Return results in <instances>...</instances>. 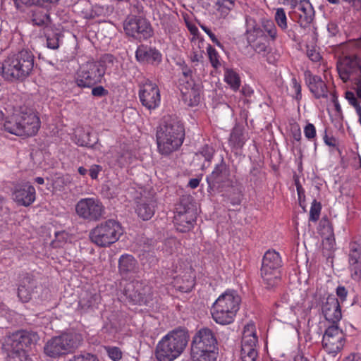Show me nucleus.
Masks as SVG:
<instances>
[{
    "label": "nucleus",
    "mask_w": 361,
    "mask_h": 361,
    "mask_svg": "<svg viewBox=\"0 0 361 361\" xmlns=\"http://www.w3.org/2000/svg\"><path fill=\"white\" fill-rule=\"evenodd\" d=\"M35 56L32 51L23 49L8 56L0 67V74L9 82H23L30 75L34 68Z\"/></svg>",
    "instance_id": "nucleus-1"
},
{
    "label": "nucleus",
    "mask_w": 361,
    "mask_h": 361,
    "mask_svg": "<svg viewBox=\"0 0 361 361\" xmlns=\"http://www.w3.org/2000/svg\"><path fill=\"white\" fill-rule=\"evenodd\" d=\"M185 130L180 121L171 116L165 117L157 131L159 152L168 155L178 149L183 142Z\"/></svg>",
    "instance_id": "nucleus-2"
},
{
    "label": "nucleus",
    "mask_w": 361,
    "mask_h": 361,
    "mask_svg": "<svg viewBox=\"0 0 361 361\" xmlns=\"http://www.w3.org/2000/svg\"><path fill=\"white\" fill-rule=\"evenodd\" d=\"M188 331L177 328L169 331L157 343L155 356L158 361H173L185 350L189 341Z\"/></svg>",
    "instance_id": "nucleus-3"
},
{
    "label": "nucleus",
    "mask_w": 361,
    "mask_h": 361,
    "mask_svg": "<svg viewBox=\"0 0 361 361\" xmlns=\"http://www.w3.org/2000/svg\"><path fill=\"white\" fill-rule=\"evenodd\" d=\"M39 339L32 331L19 330L8 333L3 338L2 348L8 353L6 361H29L25 348L35 344Z\"/></svg>",
    "instance_id": "nucleus-4"
},
{
    "label": "nucleus",
    "mask_w": 361,
    "mask_h": 361,
    "mask_svg": "<svg viewBox=\"0 0 361 361\" xmlns=\"http://www.w3.org/2000/svg\"><path fill=\"white\" fill-rule=\"evenodd\" d=\"M217 339L209 328L198 330L192 338L190 355L192 361H216Z\"/></svg>",
    "instance_id": "nucleus-5"
},
{
    "label": "nucleus",
    "mask_w": 361,
    "mask_h": 361,
    "mask_svg": "<svg viewBox=\"0 0 361 361\" xmlns=\"http://www.w3.org/2000/svg\"><path fill=\"white\" fill-rule=\"evenodd\" d=\"M81 342V335L63 333L50 338L44 345V352L51 358H57L74 351L80 345Z\"/></svg>",
    "instance_id": "nucleus-6"
},
{
    "label": "nucleus",
    "mask_w": 361,
    "mask_h": 361,
    "mask_svg": "<svg viewBox=\"0 0 361 361\" xmlns=\"http://www.w3.org/2000/svg\"><path fill=\"white\" fill-rule=\"evenodd\" d=\"M122 234L123 230L120 223L114 219H109L92 228L89 237L97 246L106 247L118 241Z\"/></svg>",
    "instance_id": "nucleus-7"
},
{
    "label": "nucleus",
    "mask_w": 361,
    "mask_h": 361,
    "mask_svg": "<svg viewBox=\"0 0 361 361\" xmlns=\"http://www.w3.org/2000/svg\"><path fill=\"white\" fill-rule=\"evenodd\" d=\"M337 71L343 82L351 81L356 94L361 99V59L357 56H345L337 62Z\"/></svg>",
    "instance_id": "nucleus-8"
},
{
    "label": "nucleus",
    "mask_w": 361,
    "mask_h": 361,
    "mask_svg": "<svg viewBox=\"0 0 361 361\" xmlns=\"http://www.w3.org/2000/svg\"><path fill=\"white\" fill-rule=\"evenodd\" d=\"M282 260L278 252L268 250L265 252L261 267V276L267 288L276 286L281 279Z\"/></svg>",
    "instance_id": "nucleus-9"
},
{
    "label": "nucleus",
    "mask_w": 361,
    "mask_h": 361,
    "mask_svg": "<svg viewBox=\"0 0 361 361\" xmlns=\"http://www.w3.org/2000/svg\"><path fill=\"white\" fill-rule=\"evenodd\" d=\"M206 180L208 184L207 191L212 195L226 192L233 185L230 168L224 159L216 165L211 174L207 176Z\"/></svg>",
    "instance_id": "nucleus-10"
},
{
    "label": "nucleus",
    "mask_w": 361,
    "mask_h": 361,
    "mask_svg": "<svg viewBox=\"0 0 361 361\" xmlns=\"http://www.w3.org/2000/svg\"><path fill=\"white\" fill-rule=\"evenodd\" d=\"M105 68L100 62L94 61L82 63L77 72L76 83L80 87H92L101 82Z\"/></svg>",
    "instance_id": "nucleus-11"
},
{
    "label": "nucleus",
    "mask_w": 361,
    "mask_h": 361,
    "mask_svg": "<svg viewBox=\"0 0 361 361\" xmlns=\"http://www.w3.org/2000/svg\"><path fill=\"white\" fill-rule=\"evenodd\" d=\"M75 212L79 217L88 221H99L105 214L102 202L94 197L82 198L75 205Z\"/></svg>",
    "instance_id": "nucleus-12"
},
{
    "label": "nucleus",
    "mask_w": 361,
    "mask_h": 361,
    "mask_svg": "<svg viewBox=\"0 0 361 361\" xmlns=\"http://www.w3.org/2000/svg\"><path fill=\"white\" fill-rule=\"evenodd\" d=\"M123 29L126 35L139 40L147 39L153 35L150 23L142 17L128 16L123 22Z\"/></svg>",
    "instance_id": "nucleus-13"
},
{
    "label": "nucleus",
    "mask_w": 361,
    "mask_h": 361,
    "mask_svg": "<svg viewBox=\"0 0 361 361\" xmlns=\"http://www.w3.org/2000/svg\"><path fill=\"white\" fill-rule=\"evenodd\" d=\"M123 294L133 304L147 305L152 300L151 288L137 281L128 283L124 287Z\"/></svg>",
    "instance_id": "nucleus-14"
},
{
    "label": "nucleus",
    "mask_w": 361,
    "mask_h": 361,
    "mask_svg": "<svg viewBox=\"0 0 361 361\" xmlns=\"http://www.w3.org/2000/svg\"><path fill=\"white\" fill-rule=\"evenodd\" d=\"M196 219V212L191 204L184 203V200L180 202V205L176 208V213L174 216V222L176 229L182 233L190 231Z\"/></svg>",
    "instance_id": "nucleus-15"
},
{
    "label": "nucleus",
    "mask_w": 361,
    "mask_h": 361,
    "mask_svg": "<svg viewBox=\"0 0 361 361\" xmlns=\"http://www.w3.org/2000/svg\"><path fill=\"white\" fill-rule=\"evenodd\" d=\"M139 98L142 106L149 110L155 109L161 101L159 89L149 80L140 86Z\"/></svg>",
    "instance_id": "nucleus-16"
},
{
    "label": "nucleus",
    "mask_w": 361,
    "mask_h": 361,
    "mask_svg": "<svg viewBox=\"0 0 361 361\" xmlns=\"http://www.w3.org/2000/svg\"><path fill=\"white\" fill-rule=\"evenodd\" d=\"M35 188L27 181H21L13 184V199L19 205L30 206L35 202Z\"/></svg>",
    "instance_id": "nucleus-17"
},
{
    "label": "nucleus",
    "mask_w": 361,
    "mask_h": 361,
    "mask_svg": "<svg viewBox=\"0 0 361 361\" xmlns=\"http://www.w3.org/2000/svg\"><path fill=\"white\" fill-rule=\"evenodd\" d=\"M22 120L23 136H33L37 134L40 128V120L32 109L27 106L19 108Z\"/></svg>",
    "instance_id": "nucleus-18"
},
{
    "label": "nucleus",
    "mask_w": 361,
    "mask_h": 361,
    "mask_svg": "<svg viewBox=\"0 0 361 361\" xmlns=\"http://www.w3.org/2000/svg\"><path fill=\"white\" fill-rule=\"evenodd\" d=\"M343 332L338 325L333 324L329 326L323 336L322 345L324 348L330 352H336L342 346Z\"/></svg>",
    "instance_id": "nucleus-19"
},
{
    "label": "nucleus",
    "mask_w": 361,
    "mask_h": 361,
    "mask_svg": "<svg viewBox=\"0 0 361 361\" xmlns=\"http://www.w3.org/2000/svg\"><path fill=\"white\" fill-rule=\"evenodd\" d=\"M322 313L325 319L333 324H336L342 317L338 300L334 295H329L323 302Z\"/></svg>",
    "instance_id": "nucleus-20"
},
{
    "label": "nucleus",
    "mask_w": 361,
    "mask_h": 361,
    "mask_svg": "<svg viewBox=\"0 0 361 361\" xmlns=\"http://www.w3.org/2000/svg\"><path fill=\"white\" fill-rule=\"evenodd\" d=\"M241 299L235 290H228L220 295L214 305L233 311L236 313L239 310Z\"/></svg>",
    "instance_id": "nucleus-21"
},
{
    "label": "nucleus",
    "mask_w": 361,
    "mask_h": 361,
    "mask_svg": "<svg viewBox=\"0 0 361 361\" xmlns=\"http://www.w3.org/2000/svg\"><path fill=\"white\" fill-rule=\"evenodd\" d=\"M135 57L141 63L158 64L161 61V54L157 49L143 45L137 49Z\"/></svg>",
    "instance_id": "nucleus-22"
},
{
    "label": "nucleus",
    "mask_w": 361,
    "mask_h": 361,
    "mask_svg": "<svg viewBox=\"0 0 361 361\" xmlns=\"http://www.w3.org/2000/svg\"><path fill=\"white\" fill-rule=\"evenodd\" d=\"M20 109H16L12 115L8 116L4 123L6 131L17 136H23Z\"/></svg>",
    "instance_id": "nucleus-23"
},
{
    "label": "nucleus",
    "mask_w": 361,
    "mask_h": 361,
    "mask_svg": "<svg viewBox=\"0 0 361 361\" xmlns=\"http://www.w3.org/2000/svg\"><path fill=\"white\" fill-rule=\"evenodd\" d=\"M187 84L188 86L180 85L181 86L180 90L182 94V99L190 106H197L200 99V94L197 89L195 88V84L192 81L189 82L187 80Z\"/></svg>",
    "instance_id": "nucleus-24"
},
{
    "label": "nucleus",
    "mask_w": 361,
    "mask_h": 361,
    "mask_svg": "<svg viewBox=\"0 0 361 361\" xmlns=\"http://www.w3.org/2000/svg\"><path fill=\"white\" fill-rule=\"evenodd\" d=\"M35 287V281L32 276L27 274L24 276L18 288V296L23 302L31 299V294Z\"/></svg>",
    "instance_id": "nucleus-25"
},
{
    "label": "nucleus",
    "mask_w": 361,
    "mask_h": 361,
    "mask_svg": "<svg viewBox=\"0 0 361 361\" xmlns=\"http://www.w3.org/2000/svg\"><path fill=\"white\" fill-rule=\"evenodd\" d=\"M212 314V318L216 323L226 325L233 322L236 313L228 309L213 305Z\"/></svg>",
    "instance_id": "nucleus-26"
},
{
    "label": "nucleus",
    "mask_w": 361,
    "mask_h": 361,
    "mask_svg": "<svg viewBox=\"0 0 361 361\" xmlns=\"http://www.w3.org/2000/svg\"><path fill=\"white\" fill-rule=\"evenodd\" d=\"M156 202L153 199L141 200L136 208L139 217L144 221L150 219L155 212Z\"/></svg>",
    "instance_id": "nucleus-27"
},
{
    "label": "nucleus",
    "mask_w": 361,
    "mask_h": 361,
    "mask_svg": "<svg viewBox=\"0 0 361 361\" xmlns=\"http://www.w3.org/2000/svg\"><path fill=\"white\" fill-rule=\"evenodd\" d=\"M349 264L353 274H361V247L356 243H353L350 245Z\"/></svg>",
    "instance_id": "nucleus-28"
},
{
    "label": "nucleus",
    "mask_w": 361,
    "mask_h": 361,
    "mask_svg": "<svg viewBox=\"0 0 361 361\" xmlns=\"http://www.w3.org/2000/svg\"><path fill=\"white\" fill-rule=\"evenodd\" d=\"M29 16L32 25L39 27H47L51 21L48 12L40 8L32 9Z\"/></svg>",
    "instance_id": "nucleus-29"
},
{
    "label": "nucleus",
    "mask_w": 361,
    "mask_h": 361,
    "mask_svg": "<svg viewBox=\"0 0 361 361\" xmlns=\"http://www.w3.org/2000/svg\"><path fill=\"white\" fill-rule=\"evenodd\" d=\"M320 224L328 235L323 240V249L332 251L334 250L335 247V238L332 224L327 218H322Z\"/></svg>",
    "instance_id": "nucleus-30"
},
{
    "label": "nucleus",
    "mask_w": 361,
    "mask_h": 361,
    "mask_svg": "<svg viewBox=\"0 0 361 361\" xmlns=\"http://www.w3.org/2000/svg\"><path fill=\"white\" fill-rule=\"evenodd\" d=\"M246 140L243 129L239 125H235L230 135L229 145L235 149H241Z\"/></svg>",
    "instance_id": "nucleus-31"
},
{
    "label": "nucleus",
    "mask_w": 361,
    "mask_h": 361,
    "mask_svg": "<svg viewBox=\"0 0 361 361\" xmlns=\"http://www.w3.org/2000/svg\"><path fill=\"white\" fill-rule=\"evenodd\" d=\"M246 32L247 34V40L254 42L256 38L264 35L263 30L257 25L256 20L250 17H246Z\"/></svg>",
    "instance_id": "nucleus-32"
},
{
    "label": "nucleus",
    "mask_w": 361,
    "mask_h": 361,
    "mask_svg": "<svg viewBox=\"0 0 361 361\" xmlns=\"http://www.w3.org/2000/svg\"><path fill=\"white\" fill-rule=\"evenodd\" d=\"M97 141V137L88 131L80 130L75 135V143L81 147H93Z\"/></svg>",
    "instance_id": "nucleus-33"
},
{
    "label": "nucleus",
    "mask_w": 361,
    "mask_h": 361,
    "mask_svg": "<svg viewBox=\"0 0 361 361\" xmlns=\"http://www.w3.org/2000/svg\"><path fill=\"white\" fill-rule=\"evenodd\" d=\"M99 301V295L85 290L81 293L79 305L82 309L87 310L96 307Z\"/></svg>",
    "instance_id": "nucleus-34"
},
{
    "label": "nucleus",
    "mask_w": 361,
    "mask_h": 361,
    "mask_svg": "<svg viewBox=\"0 0 361 361\" xmlns=\"http://www.w3.org/2000/svg\"><path fill=\"white\" fill-rule=\"evenodd\" d=\"M136 267V260L130 255H122L118 261L119 271L122 274L132 272Z\"/></svg>",
    "instance_id": "nucleus-35"
},
{
    "label": "nucleus",
    "mask_w": 361,
    "mask_h": 361,
    "mask_svg": "<svg viewBox=\"0 0 361 361\" xmlns=\"http://www.w3.org/2000/svg\"><path fill=\"white\" fill-rule=\"evenodd\" d=\"M298 10L304 13V20L306 23H310L312 21L314 14L313 6L310 0H301L298 4Z\"/></svg>",
    "instance_id": "nucleus-36"
},
{
    "label": "nucleus",
    "mask_w": 361,
    "mask_h": 361,
    "mask_svg": "<svg viewBox=\"0 0 361 361\" xmlns=\"http://www.w3.org/2000/svg\"><path fill=\"white\" fill-rule=\"evenodd\" d=\"M257 343V338L255 333L245 329L243 332L241 348H255Z\"/></svg>",
    "instance_id": "nucleus-37"
},
{
    "label": "nucleus",
    "mask_w": 361,
    "mask_h": 361,
    "mask_svg": "<svg viewBox=\"0 0 361 361\" xmlns=\"http://www.w3.org/2000/svg\"><path fill=\"white\" fill-rule=\"evenodd\" d=\"M225 81L231 85L233 90L240 87V80L238 75L233 70H227L225 73Z\"/></svg>",
    "instance_id": "nucleus-38"
},
{
    "label": "nucleus",
    "mask_w": 361,
    "mask_h": 361,
    "mask_svg": "<svg viewBox=\"0 0 361 361\" xmlns=\"http://www.w3.org/2000/svg\"><path fill=\"white\" fill-rule=\"evenodd\" d=\"M310 90L317 99L321 97H327V87L323 81L315 85L311 86Z\"/></svg>",
    "instance_id": "nucleus-39"
},
{
    "label": "nucleus",
    "mask_w": 361,
    "mask_h": 361,
    "mask_svg": "<svg viewBox=\"0 0 361 361\" xmlns=\"http://www.w3.org/2000/svg\"><path fill=\"white\" fill-rule=\"evenodd\" d=\"M240 357L242 361H255L257 352L255 348H241Z\"/></svg>",
    "instance_id": "nucleus-40"
},
{
    "label": "nucleus",
    "mask_w": 361,
    "mask_h": 361,
    "mask_svg": "<svg viewBox=\"0 0 361 361\" xmlns=\"http://www.w3.org/2000/svg\"><path fill=\"white\" fill-rule=\"evenodd\" d=\"M275 20L278 26L281 30H286L287 29V18L283 8H279L276 10L275 13Z\"/></svg>",
    "instance_id": "nucleus-41"
},
{
    "label": "nucleus",
    "mask_w": 361,
    "mask_h": 361,
    "mask_svg": "<svg viewBox=\"0 0 361 361\" xmlns=\"http://www.w3.org/2000/svg\"><path fill=\"white\" fill-rule=\"evenodd\" d=\"M262 25L263 31L267 32L272 39H275L276 37V28L274 22L271 20L263 19L262 20Z\"/></svg>",
    "instance_id": "nucleus-42"
},
{
    "label": "nucleus",
    "mask_w": 361,
    "mask_h": 361,
    "mask_svg": "<svg viewBox=\"0 0 361 361\" xmlns=\"http://www.w3.org/2000/svg\"><path fill=\"white\" fill-rule=\"evenodd\" d=\"M207 51L212 66L217 68L221 65L217 51L210 44H208Z\"/></svg>",
    "instance_id": "nucleus-43"
},
{
    "label": "nucleus",
    "mask_w": 361,
    "mask_h": 361,
    "mask_svg": "<svg viewBox=\"0 0 361 361\" xmlns=\"http://www.w3.org/2000/svg\"><path fill=\"white\" fill-rule=\"evenodd\" d=\"M61 35L60 33H52L47 36V46L51 49H56L59 47V41Z\"/></svg>",
    "instance_id": "nucleus-44"
},
{
    "label": "nucleus",
    "mask_w": 361,
    "mask_h": 361,
    "mask_svg": "<svg viewBox=\"0 0 361 361\" xmlns=\"http://www.w3.org/2000/svg\"><path fill=\"white\" fill-rule=\"evenodd\" d=\"M321 209L322 206L320 202L314 200L310 211V221L315 222L319 219Z\"/></svg>",
    "instance_id": "nucleus-45"
},
{
    "label": "nucleus",
    "mask_w": 361,
    "mask_h": 361,
    "mask_svg": "<svg viewBox=\"0 0 361 361\" xmlns=\"http://www.w3.org/2000/svg\"><path fill=\"white\" fill-rule=\"evenodd\" d=\"M68 361H99L97 357L92 353H82L74 355Z\"/></svg>",
    "instance_id": "nucleus-46"
},
{
    "label": "nucleus",
    "mask_w": 361,
    "mask_h": 361,
    "mask_svg": "<svg viewBox=\"0 0 361 361\" xmlns=\"http://www.w3.org/2000/svg\"><path fill=\"white\" fill-rule=\"evenodd\" d=\"M106 350L113 361H118L122 357V352L118 347H106Z\"/></svg>",
    "instance_id": "nucleus-47"
},
{
    "label": "nucleus",
    "mask_w": 361,
    "mask_h": 361,
    "mask_svg": "<svg viewBox=\"0 0 361 361\" xmlns=\"http://www.w3.org/2000/svg\"><path fill=\"white\" fill-rule=\"evenodd\" d=\"M180 245V243L176 238H170L167 240L165 243L166 251L170 254H173L177 252Z\"/></svg>",
    "instance_id": "nucleus-48"
},
{
    "label": "nucleus",
    "mask_w": 361,
    "mask_h": 361,
    "mask_svg": "<svg viewBox=\"0 0 361 361\" xmlns=\"http://www.w3.org/2000/svg\"><path fill=\"white\" fill-rule=\"evenodd\" d=\"M214 152V151L212 147L205 145L197 155L202 156L204 158L205 161L209 162L213 157Z\"/></svg>",
    "instance_id": "nucleus-49"
},
{
    "label": "nucleus",
    "mask_w": 361,
    "mask_h": 361,
    "mask_svg": "<svg viewBox=\"0 0 361 361\" xmlns=\"http://www.w3.org/2000/svg\"><path fill=\"white\" fill-rule=\"evenodd\" d=\"M304 133L305 137L309 139H313L316 136V128L312 123H308L304 128Z\"/></svg>",
    "instance_id": "nucleus-50"
},
{
    "label": "nucleus",
    "mask_w": 361,
    "mask_h": 361,
    "mask_svg": "<svg viewBox=\"0 0 361 361\" xmlns=\"http://www.w3.org/2000/svg\"><path fill=\"white\" fill-rule=\"evenodd\" d=\"M234 1L235 0H219L217 4L222 11H224V9L229 11L234 6Z\"/></svg>",
    "instance_id": "nucleus-51"
},
{
    "label": "nucleus",
    "mask_w": 361,
    "mask_h": 361,
    "mask_svg": "<svg viewBox=\"0 0 361 361\" xmlns=\"http://www.w3.org/2000/svg\"><path fill=\"white\" fill-rule=\"evenodd\" d=\"M109 92L102 86H96L92 89V94L94 97H104L108 94Z\"/></svg>",
    "instance_id": "nucleus-52"
},
{
    "label": "nucleus",
    "mask_w": 361,
    "mask_h": 361,
    "mask_svg": "<svg viewBox=\"0 0 361 361\" xmlns=\"http://www.w3.org/2000/svg\"><path fill=\"white\" fill-rule=\"evenodd\" d=\"M201 28L208 35L213 43L216 46L221 47V42L216 37L215 35L205 25H201Z\"/></svg>",
    "instance_id": "nucleus-53"
},
{
    "label": "nucleus",
    "mask_w": 361,
    "mask_h": 361,
    "mask_svg": "<svg viewBox=\"0 0 361 361\" xmlns=\"http://www.w3.org/2000/svg\"><path fill=\"white\" fill-rule=\"evenodd\" d=\"M102 170V167L99 165H92L90 170L89 173L92 179H96L98 176V173Z\"/></svg>",
    "instance_id": "nucleus-54"
},
{
    "label": "nucleus",
    "mask_w": 361,
    "mask_h": 361,
    "mask_svg": "<svg viewBox=\"0 0 361 361\" xmlns=\"http://www.w3.org/2000/svg\"><path fill=\"white\" fill-rule=\"evenodd\" d=\"M307 55L308 58L314 62H317L321 59L319 53L317 52L315 49H308L307 51Z\"/></svg>",
    "instance_id": "nucleus-55"
},
{
    "label": "nucleus",
    "mask_w": 361,
    "mask_h": 361,
    "mask_svg": "<svg viewBox=\"0 0 361 361\" xmlns=\"http://www.w3.org/2000/svg\"><path fill=\"white\" fill-rule=\"evenodd\" d=\"M291 82L293 85V88L295 90L296 94V99H300L301 98V86L299 82H298L295 78H293L291 80Z\"/></svg>",
    "instance_id": "nucleus-56"
},
{
    "label": "nucleus",
    "mask_w": 361,
    "mask_h": 361,
    "mask_svg": "<svg viewBox=\"0 0 361 361\" xmlns=\"http://www.w3.org/2000/svg\"><path fill=\"white\" fill-rule=\"evenodd\" d=\"M180 66H181L182 73H183V76L185 77V79L191 78L192 74V71L191 70V68L188 65L185 64V63H183V64H180Z\"/></svg>",
    "instance_id": "nucleus-57"
},
{
    "label": "nucleus",
    "mask_w": 361,
    "mask_h": 361,
    "mask_svg": "<svg viewBox=\"0 0 361 361\" xmlns=\"http://www.w3.org/2000/svg\"><path fill=\"white\" fill-rule=\"evenodd\" d=\"M348 291L343 286H338L336 288V295L339 298L341 302H343L345 300L347 296Z\"/></svg>",
    "instance_id": "nucleus-58"
},
{
    "label": "nucleus",
    "mask_w": 361,
    "mask_h": 361,
    "mask_svg": "<svg viewBox=\"0 0 361 361\" xmlns=\"http://www.w3.org/2000/svg\"><path fill=\"white\" fill-rule=\"evenodd\" d=\"M345 98L352 106H354L355 104H357V103H358L357 101V98L355 97V94L353 92L347 91L345 92Z\"/></svg>",
    "instance_id": "nucleus-59"
},
{
    "label": "nucleus",
    "mask_w": 361,
    "mask_h": 361,
    "mask_svg": "<svg viewBox=\"0 0 361 361\" xmlns=\"http://www.w3.org/2000/svg\"><path fill=\"white\" fill-rule=\"evenodd\" d=\"M308 83H309V87H310V89L311 88V86H313V85H315L317 84H318L319 82H322V78L319 77V76H317V75H309V78H308Z\"/></svg>",
    "instance_id": "nucleus-60"
},
{
    "label": "nucleus",
    "mask_w": 361,
    "mask_h": 361,
    "mask_svg": "<svg viewBox=\"0 0 361 361\" xmlns=\"http://www.w3.org/2000/svg\"><path fill=\"white\" fill-rule=\"evenodd\" d=\"M114 61V57L111 54H105L104 55L99 62L102 63L103 66L104 67V64L106 63H113Z\"/></svg>",
    "instance_id": "nucleus-61"
},
{
    "label": "nucleus",
    "mask_w": 361,
    "mask_h": 361,
    "mask_svg": "<svg viewBox=\"0 0 361 361\" xmlns=\"http://www.w3.org/2000/svg\"><path fill=\"white\" fill-rule=\"evenodd\" d=\"M324 140L326 145L331 147H336L337 145V140L334 137H329L328 135H325L324 137Z\"/></svg>",
    "instance_id": "nucleus-62"
},
{
    "label": "nucleus",
    "mask_w": 361,
    "mask_h": 361,
    "mask_svg": "<svg viewBox=\"0 0 361 361\" xmlns=\"http://www.w3.org/2000/svg\"><path fill=\"white\" fill-rule=\"evenodd\" d=\"M267 47L264 43L258 42L255 45V50L257 53H264L267 51Z\"/></svg>",
    "instance_id": "nucleus-63"
},
{
    "label": "nucleus",
    "mask_w": 361,
    "mask_h": 361,
    "mask_svg": "<svg viewBox=\"0 0 361 361\" xmlns=\"http://www.w3.org/2000/svg\"><path fill=\"white\" fill-rule=\"evenodd\" d=\"M293 361H309V359L303 353H298L294 356Z\"/></svg>",
    "instance_id": "nucleus-64"
}]
</instances>
